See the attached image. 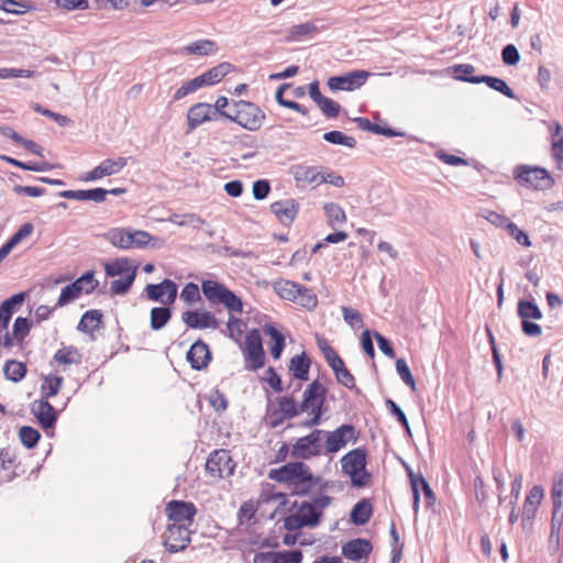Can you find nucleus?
Wrapping results in <instances>:
<instances>
[{
	"instance_id": "nucleus-1",
	"label": "nucleus",
	"mask_w": 563,
	"mask_h": 563,
	"mask_svg": "<svg viewBox=\"0 0 563 563\" xmlns=\"http://www.w3.org/2000/svg\"><path fill=\"white\" fill-rule=\"evenodd\" d=\"M325 394V387L319 380H313L303 391V399L300 405H297L291 397H280L278 399V409L272 415V417H276L272 424L276 427L284 420L292 419L300 412H309L310 418L305 420L302 426L306 428L318 426L324 413Z\"/></svg>"
},
{
	"instance_id": "nucleus-2",
	"label": "nucleus",
	"mask_w": 563,
	"mask_h": 563,
	"mask_svg": "<svg viewBox=\"0 0 563 563\" xmlns=\"http://www.w3.org/2000/svg\"><path fill=\"white\" fill-rule=\"evenodd\" d=\"M104 238L114 247L120 250L132 249H161L164 245V240L157 236H152L148 232L143 230H134L130 228H113L110 229Z\"/></svg>"
},
{
	"instance_id": "nucleus-3",
	"label": "nucleus",
	"mask_w": 563,
	"mask_h": 563,
	"mask_svg": "<svg viewBox=\"0 0 563 563\" xmlns=\"http://www.w3.org/2000/svg\"><path fill=\"white\" fill-rule=\"evenodd\" d=\"M201 291L210 305H223L229 311L241 313L242 300L223 284L206 279L201 282Z\"/></svg>"
},
{
	"instance_id": "nucleus-4",
	"label": "nucleus",
	"mask_w": 563,
	"mask_h": 563,
	"mask_svg": "<svg viewBox=\"0 0 563 563\" xmlns=\"http://www.w3.org/2000/svg\"><path fill=\"white\" fill-rule=\"evenodd\" d=\"M514 179L521 186L534 190H548L554 185V179L550 173L539 166L518 165L512 172Z\"/></svg>"
},
{
	"instance_id": "nucleus-5",
	"label": "nucleus",
	"mask_w": 563,
	"mask_h": 563,
	"mask_svg": "<svg viewBox=\"0 0 563 563\" xmlns=\"http://www.w3.org/2000/svg\"><path fill=\"white\" fill-rule=\"evenodd\" d=\"M343 473L351 477L353 486L363 487L367 484L369 474L366 472V452L357 448L341 459Z\"/></svg>"
},
{
	"instance_id": "nucleus-6",
	"label": "nucleus",
	"mask_w": 563,
	"mask_h": 563,
	"mask_svg": "<svg viewBox=\"0 0 563 563\" xmlns=\"http://www.w3.org/2000/svg\"><path fill=\"white\" fill-rule=\"evenodd\" d=\"M265 113L254 103L245 100L238 101V111L233 122L249 131H257L263 125Z\"/></svg>"
},
{
	"instance_id": "nucleus-7",
	"label": "nucleus",
	"mask_w": 563,
	"mask_h": 563,
	"mask_svg": "<svg viewBox=\"0 0 563 563\" xmlns=\"http://www.w3.org/2000/svg\"><path fill=\"white\" fill-rule=\"evenodd\" d=\"M320 518L313 505H310L309 501H302L295 512L285 518L284 526L289 531H296L303 527H316Z\"/></svg>"
},
{
	"instance_id": "nucleus-8",
	"label": "nucleus",
	"mask_w": 563,
	"mask_h": 563,
	"mask_svg": "<svg viewBox=\"0 0 563 563\" xmlns=\"http://www.w3.org/2000/svg\"><path fill=\"white\" fill-rule=\"evenodd\" d=\"M243 353L245 361L250 363L249 368L256 371L264 366L265 352L263 350L260 330L252 329L246 333Z\"/></svg>"
},
{
	"instance_id": "nucleus-9",
	"label": "nucleus",
	"mask_w": 563,
	"mask_h": 563,
	"mask_svg": "<svg viewBox=\"0 0 563 563\" xmlns=\"http://www.w3.org/2000/svg\"><path fill=\"white\" fill-rule=\"evenodd\" d=\"M234 463L227 450H214L207 459L206 471L216 478L229 477L233 474Z\"/></svg>"
},
{
	"instance_id": "nucleus-10",
	"label": "nucleus",
	"mask_w": 563,
	"mask_h": 563,
	"mask_svg": "<svg viewBox=\"0 0 563 563\" xmlns=\"http://www.w3.org/2000/svg\"><path fill=\"white\" fill-rule=\"evenodd\" d=\"M324 430L316 429L310 434L299 438L292 446L291 455L298 459H309L321 454Z\"/></svg>"
},
{
	"instance_id": "nucleus-11",
	"label": "nucleus",
	"mask_w": 563,
	"mask_h": 563,
	"mask_svg": "<svg viewBox=\"0 0 563 563\" xmlns=\"http://www.w3.org/2000/svg\"><path fill=\"white\" fill-rule=\"evenodd\" d=\"M372 73L367 70H353L341 76L328 79V87L332 91H353L365 85Z\"/></svg>"
},
{
	"instance_id": "nucleus-12",
	"label": "nucleus",
	"mask_w": 563,
	"mask_h": 563,
	"mask_svg": "<svg viewBox=\"0 0 563 563\" xmlns=\"http://www.w3.org/2000/svg\"><path fill=\"white\" fill-rule=\"evenodd\" d=\"M325 452L335 453L344 448L350 441H356L357 435L354 426L342 424L334 431H325Z\"/></svg>"
},
{
	"instance_id": "nucleus-13",
	"label": "nucleus",
	"mask_w": 563,
	"mask_h": 563,
	"mask_svg": "<svg viewBox=\"0 0 563 563\" xmlns=\"http://www.w3.org/2000/svg\"><path fill=\"white\" fill-rule=\"evenodd\" d=\"M177 284L172 279H164L158 284H148L145 287L146 297L155 302L162 305H172L175 302L177 297Z\"/></svg>"
},
{
	"instance_id": "nucleus-14",
	"label": "nucleus",
	"mask_w": 563,
	"mask_h": 563,
	"mask_svg": "<svg viewBox=\"0 0 563 563\" xmlns=\"http://www.w3.org/2000/svg\"><path fill=\"white\" fill-rule=\"evenodd\" d=\"M190 542V530L184 523H169L165 532L164 544L169 552H178Z\"/></svg>"
},
{
	"instance_id": "nucleus-15",
	"label": "nucleus",
	"mask_w": 563,
	"mask_h": 563,
	"mask_svg": "<svg viewBox=\"0 0 563 563\" xmlns=\"http://www.w3.org/2000/svg\"><path fill=\"white\" fill-rule=\"evenodd\" d=\"M128 164V158L117 157L103 159L92 170L81 176L82 181H96L107 176L119 174Z\"/></svg>"
},
{
	"instance_id": "nucleus-16",
	"label": "nucleus",
	"mask_w": 563,
	"mask_h": 563,
	"mask_svg": "<svg viewBox=\"0 0 563 563\" xmlns=\"http://www.w3.org/2000/svg\"><path fill=\"white\" fill-rule=\"evenodd\" d=\"M166 512L172 523H184L190 527L197 509L192 503L172 500L166 506Z\"/></svg>"
},
{
	"instance_id": "nucleus-17",
	"label": "nucleus",
	"mask_w": 563,
	"mask_h": 563,
	"mask_svg": "<svg viewBox=\"0 0 563 563\" xmlns=\"http://www.w3.org/2000/svg\"><path fill=\"white\" fill-rule=\"evenodd\" d=\"M183 322L190 329H217L219 321L216 316L207 310H188L181 314Z\"/></svg>"
},
{
	"instance_id": "nucleus-18",
	"label": "nucleus",
	"mask_w": 563,
	"mask_h": 563,
	"mask_svg": "<svg viewBox=\"0 0 563 563\" xmlns=\"http://www.w3.org/2000/svg\"><path fill=\"white\" fill-rule=\"evenodd\" d=\"M373 550L371 541L356 538L342 545V555L354 562L366 560Z\"/></svg>"
},
{
	"instance_id": "nucleus-19",
	"label": "nucleus",
	"mask_w": 563,
	"mask_h": 563,
	"mask_svg": "<svg viewBox=\"0 0 563 563\" xmlns=\"http://www.w3.org/2000/svg\"><path fill=\"white\" fill-rule=\"evenodd\" d=\"M308 466L302 462L287 463L279 468H273L268 473V477L279 483H286L289 486L301 476Z\"/></svg>"
},
{
	"instance_id": "nucleus-20",
	"label": "nucleus",
	"mask_w": 563,
	"mask_h": 563,
	"mask_svg": "<svg viewBox=\"0 0 563 563\" xmlns=\"http://www.w3.org/2000/svg\"><path fill=\"white\" fill-rule=\"evenodd\" d=\"M328 486V482L323 483L321 477L313 476L309 467H307L301 476L297 478L289 487L294 494L303 496L311 493L317 487L324 489Z\"/></svg>"
},
{
	"instance_id": "nucleus-21",
	"label": "nucleus",
	"mask_w": 563,
	"mask_h": 563,
	"mask_svg": "<svg viewBox=\"0 0 563 563\" xmlns=\"http://www.w3.org/2000/svg\"><path fill=\"white\" fill-rule=\"evenodd\" d=\"M31 411L34 413L44 430L54 428L57 421V412L48 400H34L31 405Z\"/></svg>"
},
{
	"instance_id": "nucleus-22",
	"label": "nucleus",
	"mask_w": 563,
	"mask_h": 563,
	"mask_svg": "<svg viewBox=\"0 0 563 563\" xmlns=\"http://www.w3.org/2000/svg\"><path fill=\"white\" fill-rule=\"evenodd\" d=\"M191 368L201 371L206 368L211 361V353L207 343L197 340L189 349L186 355Z\"/></svg>"
},
{
	"instance_id": "nucleus-23",
	"label": "nucleus",
	"mask_w": 563,
	"mask_h": 563,
	"mask_svg": "<svg viewBox=\"0 0 563 563\" xmlns=\"http://www.w3.org/2000/svg\"><path fill=\"white\" fill-rule=\"evenodd\" d=\"M212 120H217L216 110L212 108L210 103H196L188 110L187 122L189 131H194L202 123Z\"/></svg>"
},
{
	"instance_id": "nucleus-24",
	"label": "nucleus",
	"mask_w": 563,
	"mask_h": 563,
	"mask_svg": "<svg viewBox=\"0 0 563 563\" xmlns=\"http://www.w3.org/2000/svg\"><path fill=\"white\" fill-rule=\"evenodd\" d=\"M459 79L461 81L471 82V84H486L489 88L503 93L504 96L510 98V99H517L514 90L507 85V82L497 77L483 75L479 77H465V76H459Z\"/></svg>"
},
{
	"instance_id": "nucleus-25",
	"label": "nucleus",
	"mask_w": 563,
	"mask_h": 563,
	"mask_svg": "<svg viewBox=\"0 0 563 563\" xmlns=\"http://www.w3.org/2000/svg\"><path fill=\"white\" fill-rule=\"evenodd\" d=\"M299 206L294 199H286L275 201L271 205L272 212L276 216L278 221L285 225L292 223Z\"/></svg>"
},
{
	"instance_id": "nucleus-26",
	"label": "nucleus",
	"mask_w": 563,
	"mask_h": 563,
	"mask_svg": "<svg viewBox=\"0 0 563 563\" xmlns=\"http://www.w3.org/2000/svg\"><path fill=\"white\" fill-rule=\"evenodd\" d=\"M58 197L78 201H95L97 203L106 200L104 188L80 189V190H63L57 194Z\"/></svg>"
},
{
	"instance_id": "nucleus-27",
	"label": "nucleus",
	"mask_w": 563,
	"mask_h": 563,
	"mask_svg": "<svg viewBox=\"0 0 563 563\" xmlns=\"http://www.w3.org/2000/svg\"><path fill=\"white\" fill-rule=\"evenodd\" d=\"M551 132V155L556 162L558 168L563 165V126L559 122H553L550 126Z\"/></svg>"
},
{
	"instance_id": "nucleus-28",
	"label": "nucleus",
	"mask_w": 563,
	"mask_h": 563,
	"mask_svg": "<svg viewBox=\"0 0 563 563\" xmlns=\"http://www.w3.org/2000/svg\"><path fill=\"white\" fill-rule=\"evenodd\" d=\"M232 70L230 63H221L199 76L200 81L205 86H212L222 80Z\"/></svg>"
},
{
	"instance_id": "nucleus-29",
	"label": "nucleus",
	"mask_w": 563,
	"mask_h": 563,
	"mask_svg": "<svg viewBox=\"0 0 563 563\" xmlns=\"http://www.w3.org/2000/svg\"><path fill=\"white\" fill-rule=\"evenodd\" d=\"M310 365V358L305 352H302L301 354H297L294 357H291L289 363V371L292 373L295 378L300 380H307Z\"/></svg>"
},
{
	"instance_id": "nucleus-30",
	"label": "nucleus",
	"mask_w": 563,
	"mask_h": 563,
	"mask_svg": "<svg viewBox=\"0 0 563 563\" xmlns=\"http://www.w3.org/2000/svg\"><path fill=\"white\" fill-rule=\"evenodd\" d=\"M292 175L298 183L320 185L321 172L317 166H295Z\"/></svg>"
},
{
	"instance_id": "nucleus-31",
	"label": "nucleus",
	"mask_w": 563,
	"mask_h": 563,
	"mask_svg": "<svg viewBox=\"0 0 563 563\" xmlns=\"http://www.w3.org/2000/svg\"><path fill=\"white\" fill-rule=\"evenodd\" d=\"M183 51L188 55L209 56L218 51V45L212 40H198L186 45Z\"/></svg>"
},
{
	"instance_id": "nucleus-32",
	"label": "nucleus",
	"mask_w": 563,
	"mask_h": 563,
	"mask_svg": "<svg viewBox=\"0 0 563 563\" xmlns=\"http://www.w3.org/2000/svg\"><path fill=\"white\" fill-rule=\"evenodd\" d=\"M543 498V489L540 486H533L528 493L523 504V517L531 519L534 517L538 506Z\"/></svg>"
},
{
	"instance_id": "nucleus-33",
	"label": "nucleus",
	"mask_w": 563,
	"mask_h": 563,
	"mask_svg": "<svg viewBox=\"0 0 563 563\" xmlns=\"http://www.w3.org/2000/svg\"><path fill=\"white\" fill-rule=\"evenodd\" d=\"M102 313L99 310H88L82 314L77 329L84 333H91L99 328Z\"/></svg>"
},
{
	"instance_id": "nucleus-34",
	"label": "nucleus",
	"mask_w": 563,
	"mask_h": 563,
	"mask_svg": "<svg viewBox=\"0 0 563 563\" xmlns=\"http://www.w3.org/2000/svg\"><path fill=\"white\" fill-rule=\"evenodd\" d=\"M129 272H135V267H131L128 258H119L104 264V273L109 277L126 276Z\"/></svg>"
},
{
	"instance_id": "nucleus-35",
	"label": "nucleus",
	"mask_w": 563,
	"mask_h": 563,
	"mask_svg": "<svg viewBox=\"0 0 563 563\" xmlns=\"http://www.w3.org/2000/svg\"><path fill=\"white\" fill-rule=\"evenodd\" d=\"M372 505L363 499L356 503L351 511V521L357 526L365 525L372 516Z\"/></svg>"
},
{
	"instance_id": "nucleus-36",
	"label": "nucleus",
	"mask_w": 563,
	"mask_h": 563,
	"mask_svg": "<svg viewBox=\"0 0 563 563\" xmlns=\"http://www.w3.org/2000/svg\"><path fill=\"white\" fill-rule=\"evenodd\" d=\"M54 361L64 365L79 364L81 363V354L73 345L64 346L56 351Z\"/></svg>"
},
{
	"instance_id": "nucleus-37",
	"label": "nucleus",
	"mask_w": 563,
	"mask_h": 563,
	"mask_svg": "<svg viewBox=\"0 0 563 563\" xmlns=\"http://www.w3.org/2000/svg\"><path fill=\"white\" fill-rule=\"evenodd\" d=\"M168 221L178 227H191L194 229H200L206 224V221L196 213H174L168 218Z\"/></svg>"
},
{
	"instance_id": "nucleus-38",
	"label": "nucleus",
	"mask_w": 563,
	"mask_h": 563,
	"mask_svg": "<svg viewBox=\"0 0 563 563\" xmlns=\"http://www.w3.org/2000/svg\"><path fill=\"white\" fill-rule=\"evenodd\" d=\"M64 378L62 376L48 375L44 377L41 386V399L48 400L56 396L63 385Z\"/></svg>"
},
{
	"instance_id": "nucleus-39",
	"label": "nucleus",
	"mask_w": 563,
	"mask_h": 563,
	"mask_svg": "<svg viewBox=\"0 0 563 563\" xmlns=\"http://www.w3.org/2000/svg\"><path fill=\"white\" fill-rule=\"evenodd\" d=\"M4 376L7 379L18 383L26 375V365L15 360H9L3 366Z\"/></svg>"
},
{
	"instance_id": "nucleus-40",
	"label": "nucleus",
	"mask_w": 563,
	"mask_h": 563,
	"mask_svg": "<svg viewBox=\"0 0 563 563\" xmlns=\"http://www.w3.org/2000/svg\"><path fill=\"white\" fill-rule=\"evenodd\" d=\"M275 290L280 298L295 302L300 294V284L291 280H280L275 284Z\"/></svg>"
},
{
	"instance_id": "nucleus-41",
	"label": "nucleus",
	"mask_w": 563,
	"mask_h": 563,
	"mask_svg": "<svg viewBox=\"0 0 563 563\" xmlns=\"http://www.w3.org/2000/svg\"><path fill=\"white\" fill-rule=\"evenodd\" d=\"M172 318V310L168 307H154L151 310V329L158 331L163 329Z\"/></svg>"
},
{
	"instance_id": "nucleus-42",
	"label": "nucleus",
	"mask_w": 563,
	"mask_h": 563,
	"mask_svg": "<svg viewBox=\"0 0 563 563\" xmlns=\"http://www.w3.org/2000/svg\"><path fill=\"white\" fill-rule=\"evenodd\" d=\"M517 312L521 321L529 319L540 320L542 318L541 310L533 301L520 300L518 302Z\"/></svg>"
},
{
	"instance_id": "nucleus-43",
	"label": "nucleus",
	"mask_w": 563,
	"mask_h": 563,
	"mask_svg": "<svg viewBox=\"0 0 563 563\" xmlns=\"http://www.w3.org/2000/svg\"><path fill=\"white\" fill-rule=\"evenodd\" d=\"M323 210L329 219V224L331 227L342 224L346 221L345 212L338 203L327 202L323 206Z\"/></svg>"
},
{
	"instance_id": "nucleus-44",
	"label": "nucleus",
	"mask_w": 563,
	"mask_h": 563,
	"mask_svg": "<svg viewBox=\"0 0 563 563\" xmlns=\"http://www.w3.org/2000/svg\"><path fill=\"white\" fill-rule=\"evenodd\" d=\"M73 285H77L78 292L81 295L82 292L89 295L93 292L96 287L98 286V280L95 279V273L92 271L86 272L75 282Z\"/></svg>"
},
{
	"instance_id": "nucleus-45",
	"label": "nucleus",
	"mask_w": 563,
	"mask_h": 563,
	"mask_svg": "<svg viewBox=\"0 0 563 563\" xmlns=\"http://www.w3.org/2000/svg\"><path fill=\"white\" fill-rule=\"evenodd\" d=\"M135 279V272H129L126 276H122L112 280L110 291L112 295H124L131 288Z\"/></svg>"
},
{
	"instance_id": "nucleus-46",
	"label": "nucleus",
	"mask_w": 563,
	"mask_h": 563,
	"mask_svg": "<svg viewBox=\"0 0 563 563\" xmlns=\"http://www.w3.org/2000/svg\"><path fill=\"white\" fill-rule=\"evenodd\" d=\"M335 378L339 384L342 386L353 389L355 388V378L351 374V372L346 368L344 362L342 361L340 365H336L332 368Z\"/></svg>"
},
{
	"instance_id": "nucleus-47",
	"label": "nucleus",
	"mask_w": 563,
	"mask_h": 563,
	"mask_svg": "<svg viewBox=\"0 0 563 563\" xmlns=\"http://www.w3.org/2000/svg\"><path fill=\"white\" fill-rule=\"evenodd\" d=\"M323 140L331 144L344 145L353 148L356 145V140L352 136H347L340 131H330L323 134Z\"/></svg>"
},
{
	"instance_id": "nucleus-48",
	"label": "nucleus",
	"mask_w": 563,
	"mask_h": 563,
	"mask_svg": "<svg viewBox=\"0 0 563 563\" xmlns=\"http://www.w3.org/2000/svg\"><path fill=\"white\" fill-rule=\"evenodd\" d=\"M19 438L25 448L32 449L37 444L41 434L36 429L24 426L19 430Z\"/></svg>"
},
{
	"instance_id": "nucleus-49",
	"label": "nucleus",
	"mask_w": 563,
	"mask_h": 563,
	"mask_svg": "<svg viewBox=\"0 0 563 563\" xmlns=\"http://www.w3.org/2000/svg\"><path fill=\"white\" fill-rule=\"evenodd\" d=\"M295 302L307 308L308 310H311L317 307L318 298L311 289L300 285V294L296 298Z\"/></svg>"
},
{
	"instance_id": "nucleus-50",
	"label": "nucleus",
	"mask_w": 563,
	"mask_h": 563,
	"mask_svg": "<svg viewBox=\"0 0 563 563\" xmlns=\"http://www.w3.org/2000/svg\"><path fill=\"white\" fill-rule=\"evenodd\" d=\"M396 372L401 378V380L410 387L412 390L416 389V380L410 372V368L407 362L404 358H398L396 361Z\"/></svg>"
},
{
	"instance_id": "nucleus-51",
	"label": "nucleus",
	"mask_w": 563,
	"mask_h": 563,
	"mask_svg": "<svg viewBox=\"0 0 563 563\" xmlns=\"http://www.w3.org/2000/svg\"><path fill=\"white\" fill-rule=\"evenodd\" d=\"M317 30V25L312 22L296 24L289 30V38L297 41L311 33H314Z\"/></svg>"
},
{
	"instance_id": "nucleus-52",
	"label": "nucleus",
	"mask_w": 563,
	"mask_h": 563,
	"mask_svg": "<svg viewBox=\"0 0 563 563\" xmlns=\"http://www.w3.org/2000/svg\"><path fill=\"white\" fill-rule=\"evenodd\" d=\"M203 87L199 76L196 78L185 81L174 93V100H180L191 92H195L199 88Z\"/></svg>"
},
{
	"instance_id": "nucleus-53",
	"label": "nucleus",
	"mask_w": 563,
	"mask_h": 563,
	"mask_svg": "<svg viewBox=\"0 0 563 563\" xmlns=\"http://www.w3.org/2000/svg\"><path fill=\"white\" fill-rule=\"evenodd\" d=\"M79 296L80 294L78 292L77 285H73L71 283L62 289L55 307H64L79 298Z\"/></svg>"
},
{
	"instance_id": "nucleus-54",
	"label": "nucleus",
	"mask_w": 563,
	"mask_h": 563,
	"mask_svg": "<svg viewBox=\"0 0 563 563\" xmlns=\"http://www.w3.org/2000/svg\"><path fill=\"white\" fill-rule=\"evenodd\" d=\"M33 110L44 117L54 120L59 126H67L71 122L68 117L51 111L38 103L33 106Z\"/></svg>"
},
{
	"instance_id": "nucleus-55",
	"label": "nucleus",
	"mask_w": 563,
	"mask_h": 563,
	"mask_svg": "<svg viewBox=\"0 0 563 563\" xmlns=\"http://www.w3.org/2000/svg\"><path fill=\"white\" fill-rule=\"evenodd\" d=\"M1 8L5 12L13 14H23L31 8L27 1L1 0Z\"/></svg>"
},
{
	"instance_id": "nucleus-56",
	"label": "nucleus",
	"mask_w": 563,
	"mask_h": 563,
	"mask_svg": "<svg viewBox=\"0 0 563 563\" xmlns=\"http://www.w3.org/2000/svg\"><path fill=\"white\" fill-rule=\"evenodd\" d=\"M180 298L189 305L201 300L198 285L195 283L186 284L180 292Z\"/></svg>"
},
{
	"instance_id": "nucleus-57",
	"label": "nucleus",
	"mask_w": 563,
	"mask_h": 563,
	"mask_svg": "<svg viewBox=\"0 0 563 563\" xmlns=\"http://www.w3.org/2000/svg\"><path fill=\"white\" fill-rule=\"evenodd\" d=\"M25 300V294L19 292L10 298L5 299L0 306L2 310L11 318L18 307H20Z\"/></svg>"
},
{
	"instance_id": "nucleus-58",
	"label": "nucleus",
	"mask_w": 563,
	"mask_h": 563,
	"mask_svg": "<svg viewBox=\"0 0 563 563\" xmlns=\"http://www.w3.org/2000/svg\"><path fill=\"white\" fill-rule=\"evenodd\" d=\"M551 498L553 505L563 507V474H559L554 477L551 488Z\"/></svg>"
},
{
	"instance_id": "nucleus-59",
	"label": "nucleus",
	"mask_w": 563,
	"mask_h": 563,
	"mask_svg": "<svg viewBox=\"0 0 563 563\" xmlns=\"http://www.w3.org/2000/svg\"><path fill=\"white\" fill-rule=\"evenodd\" d=\"M31 323L27 318L18 317L13 323V336L22 341L29 335Z\"/></svg>"
},
{
	"instance_id": "nucleus-60",
	"label": "nucleus",
	"mask_w": 563,
	"mask_h": 563,
	"mask_svg": "<svg viewBox=\"0 0 563 563\" xmlns=\"http://www.w3.org/2000/svg\"><path fill=\"white\" fill-rule=\"evenodd\" d=\"M501 59L505 65L515 66L520 60V54L514 44H507L501 51Z\"/></svg>"
},
{
	"instance_id": "nucleus-61",
	"label": "nucleus",
	"mask_w": 563,
	"mask_h": 563,
	"mask_svg": "<svg viewBox=\"0 0 563 563\" xmlns=\"http://www.w3.org/2000/svg\"><path fill=\"white\" fill-rule=\"evenodd\" d=\"M208 400L211 407L218 412H222L228 408L227 397L218 389L210 393Z\"/></svg>"
},
{
	"instance_id": "nucleus-62",
	"label": "nucleus",
	"mask_w": 563,
	"mask_h": 563,
	"mask_svg": "<svg viewBox=\"0 0 563 563\" xmlns=\"http://www.w3.org/2000/svg\"><path fill=\"white\" fill-rule=\"evenodd\" d=\"M34 230L32 223H24L20 227V229L12 234V236L7 241V243L13 249L18 245L23 239L30 236Z\"/></svg>"
},
{
	"instance_id": "nucleus-63",
	"label": "nucleus",
	"mask_w": 563,
	"mask_h": 563,
	"mask_svg": "<svg viewBox=\"0 0 563 563\" xmlns=\"http://www.w3.org/2000/svg\"><path fill=\"white\" fill-rule=\"evenodd\" d=\"M319 108L328 118H335L340 113L341 106L334 100L324 97L319 103Z\"/></svg>"
},
{
	"instance_id": "nucleus-64",
	"label": "nucleus",
	"mask_w": 563,
	"mask_h": 563,
	"mask_svg": "<svg viewBox=\"0 0 563 563\" xmlns=\"http://www.w3.org/2000/svg\"><path fill=\"white\" fill-rule=\"evenodd\" d=\"M277 553V563H301L302 553L299 550L283 551Z\"/></svg>"
}]
</instances>
